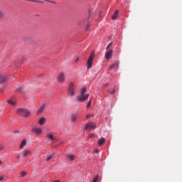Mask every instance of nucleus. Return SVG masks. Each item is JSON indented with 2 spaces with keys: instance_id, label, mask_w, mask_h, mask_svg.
Returning <instances> with one entry per match:
<instances>
[{
  "instance_id": "nucleus-1",
  "label": "nucleus",
  "mask_w": 182,
  "mask_h": 182,
  "mask_svg": "<svg viewBox=\"0 0 182 182\" xmlns=\"http://www.w3.org/2000/svg\"><path fill=\"white\" fill-rule=\"evenodd\" d=\"M86 87H82L80 90V95L76 96V100L78 102H85V100H87L89 98V94H86Z\"/></svg>"
},
{
  "instance_id": "nucleus-2",
  "label": "nucleus",
  "mask_w": 182,
  "mask_h": 182,
  "mask_svg": "<svg viewBox=\"0 0 182 182\" xmlns=\"http://www.w3.org/2000/svg\"><path fill=\"white\" fill-rule=\"evenodd\" d=\"M16 113L18 116H22L23 117H29V114H31V112L25 108H18L16 111Z\"/></svg>"
},
{
  "instance_id": "nucleus-3",
  "label": "nucleus",
  "mask_w": 182,
  "mask_h": 182,
  "mask_svg": "<svg viewBox=\"0 0 182 182\" xmlns=\"http://www.w3.org/2000/svg\"><path fill=\"white\" fill-rule=\"evenodd\" d=\"M76 90V85L73 82L68 84V95L70 97L75 96V90Z\"/></svg>"
},
{
  "instance_id": "nucleus-4",
  "label": "nucleus",
  "mask_w": 182,
  "mask_h": 182,
  "mask_svg": "<svg viewBox=\"0 0 182 182\" xmlns=\"http://www.w3.org/2000/svg\"><path fill=\"white\" fill-rule=\"evenodd\" d=\"M57 80L58 83H65V80H66L65 74L63 73H60V74H58L57 77Z\"/></svg>"
},
{
  "instance_id": "nucleus-5",
  "label": "nucleus",
  "mask_w": 182,
  "mask_h": 182,
  "mask_svg": "<svg viewBox=\"0 0 182 182\" xmlns=\"http://www.w3.org/2000/svg\"><path fill=\"white\" fill-rule=\"evenodd\" d=\"M8 80V75L6 74H0V83H5Z\"/></svg>"
},
{
  "instance_id": "nucleus-6",
  "label": "nucleus",
  "mask_w": 182,
  "mask_h": 182,
  "mask_svg": "<svg viewBox=\"0 0 182 182\" xmlns=\"http://www.w3.org/2000/svg\"><path fill=\"white\" fill-rule=\"evenodd\" d=\"M112 55H113V50H109L105 53V59H107V60H109V59L112 58Z\"/></svg>"
},
{
  "instance_id": "nucleus-7",
  "label": "nucleus",
  "mask_w": 182,
  "mask_h": 182,
  "mask_svg": "<svg viewBox=\"0 0 182 182\" xmlns=\"http://www.w3.org/2000/svg\"><path fill=\"white\" fill-rule=\"evenodd\" d=\"M33 133H36V134H42V129L39 127H33L32 128Z\"/></svg>"
},
{
  "instance_id": "nucleus-8",
  "label": "nucleus",
  "mask_w": 182,
  "mask_h": 182,
  "mask_svg": "<svg viewBox=\"0 0 182 182\" xmlns=\"http://www.w3.org/2000/svg\"><path fill=\"white\" fill-rule=\"evenodd\" d=\"M92 68V53L89 56V59L87 61V69L89 70Z\"/></svg>"
},
{
  "instance_id": "nucleus-9",
  "label": "nucleus",
  "mask_w": 182,
  "mask_h": 182,
  "mask_svg": "<svg viewBox=\"0 0 182 182\" xmlns=\"http://www.w3.org/2000/svg\"><path fill=\"white\" fill-rule=\"evenodd\" d=\"M45 107H46V104H43V105L37 111L36 114L37 115L41 114L42 113V112H43V110H45Z\"/></svg>"
},
{
  "instance_id": "nucleus-10",
  "label": "nucleus",
  "mask_w": 182,
  "mask_h": 182,
  "mask_svg": "<svg viewBox=\"0 0 182 182\" xmlns=\"http://www.w3.org/2000/svg\"><path fill=\"white\" fill-rule=\"evenodd\" d=\"M85 130H86V132H90V130H92V123L91 122L87 123V124L85 125Z\"/></svg>"
},
{
  "instance_id": "nucleus-11",
  "label": "nucleus",
  "mask_w": 182,
  "mask_h": 182,
  "mask_svg": "<svg viewBox=\"0 0 182 182\" xmlns=\"http://www.w3.org/2000/svg\"><path fill=\"white\" fill-rule=\"evenodd\" d=\"M29 154H32L30 150L26 149L23 151V157H26V156H29Z\"/></svg>"
},
{
  "instance_id": "nucleus-12",
  "label": "nucleus",
  "mask_w": 182,
  "mask_h": 182,
  "mask_svg": "<svg viewBox=\"0 0 182 182\" xmlns=\"http://www.w3.org/2000/svg\"><path fill=\"white\" fill-rule=\"evenodd\" d=\"M117 16H119V10H116L114 14L112 16V19L114 21V19H117Z\"/></svg>"
},
{
  "instance_id": "nucleus-13",
  "label": "nucleus",
  "mask_w": 182,
  "mask_h": 182,
  "mask_svg": "<svg viewBox=\"0 0 182 182\" xmlns=\"http://www.w3.org/2000/svg\"><path fill=\"white\" fill-rule=\"evenodd\" d=\"M105 141H106V139L105 138H101L98 139L97 141L98 146H102L103 144L105 143Z\"/></svg>"
},
{
  "instance_id": "nucleus-14",
  "label": "nucleus",
  "mask_w": 182,
  "mask_h": 182,
  "mask_svg": "<svg viewBox=\"0 0 182 182\" xmlns=\"http://www.w3.org/2000/svg\"><path fill=\"white\" fill-rule=\"evenodd\" d=\"M119 67V61H116L114 64L109 66V69H114Z\"/></svg>"
},
{
  "instance_id": "nucleus-15",
  "label": "nucleus",
  "mask_w": 182,
  "mask_h": 182,
  "mask_svg": "<svg viewBox=\"0 0 182 182\" xmlns=\"http://www.w3.org/2000/svg\"><path fill=\"white\" fill-rule=\"evenodd\" d=\"M76 120H77V114H71V122L75 123Z\"/></svg>"
},
{
  "instance_id": "nucleus-16",
  "label": "nucleus",
  "mask_w": 182,
  "mask_h": 182,
  "mask_svg": "<svg viewBox=\"0 0 182 182\" xmlns=\"http://www.w3.org/2000/svg\"><path fill=\"white\" fill-rule=\"evenodd\" d=\"M45 122H46L45 117H41L39 119L38 123H39L40 126H43V124H45Z\"/></svg>"
},
{
  "instance_id": "nucleus-17",
  "label": "nucleus",
  "mask_w": 182,
  "mask_h": 182,
  "mask_svg": "<svg viewBox=\"0 0 182 182\" xmlns=\"http://www.w3.org/2000/svg\"><path fill=\"white\" fill-rule=\"evenodd\" d=\"M26 146V139H23L21 144H20V146L19 148L20 149H23V147Z\"/></svg>"
},
{
  "instance_id": "nucleus-18",
  "label": "nucleus",
  "mask_w": 182,
  "mask_h": 182,
  "mask_svg": "<svg viewBox=\"0 0 182 182\" xmlns=\"http://www.w3.org/2000/svg\"><path fill=\"white\" fill-rule=\"evenodd\" d=\"M47 137L50 140H55V137H53V134H52V133H47Z\"/></svg>"
},
{
  "instance_id": "nucleus-19",
  "label": "nucleus",
  "mask_w": 182,
  "mask_h": 182,
  "mask_svg": "<svg viewBox=\"0 0 182 182\" xmlns=\"http://www.w3.org/2000/svg\"><path fill=\"white\" fill-rule=\"evenodd\" d=\"M4 18H5V13H4V11L0 9V20L4 19Z\"/></svg>"
},
{
  "instance_id": "nucleus-20",
  "label": "nucleus",
  "mask_w": 182,
  "mask_h": 182,
  "mask_svg": "<svg viewBox=\"0 0 182 182\" xmlns=\"http://www.w3.org/2000/svg\"><path fill=\"white\" fill-rule=\"evenodd\" d=\"M7 102L9 103V105H12V106H16V102H13L11 100H8Z\"/></svg>"
},
{
  "instance_id": "nucleus-21",
  "label": "nucleus",
  "mask_w": 182,
  "mask_h": 182,
  "mask_svg": "<svg viewBox=\"0 0 182 182\" xmlns=\"http://www.w3.org/2000/svg\"><path fill=\"white\" fill-rule=\"evenodd\" d=\"M67 157L71 160L72 161H73V160H75V155H70V154H68L67 155Z\"/></svg>"
},
{
  "instance_id": "nucleus-22",
  "label": "nucleus",
  "mask_w": 182,
  "mask_h": 182,
  "mask_svg": "<svg viewBox=\"0 0 182 182\" xmlns=\"http://www.w3.org/2000/svg\"><path fill=\"white\" fill-rule=\"evenodd\" d=\"M115 92L116 90H114V88L108 90V93H110V95H114Z\"/></svg>"
},
{
  "instance_id": "nucleus-23",
  "label": "nucleus",
  "mask_w": 182,
  "mask_h": 182,
  "mask_svg": "<svg viewBox=\"0 0 182 182\" xmlns=\"http://www.w3.org/2000/svg\"><path fill=\"white\" fill-rule=\"evenodd\" d=\"M98 16H99L100 19H102L103 18V12L102 11H99Z\"/></svg>"
},
{
  "instance_id": "nucleus-24",
  "label": "nucleus",
  "mask_w": 182,
  "mask_h": 182,
  "mask_svg": "<svg viewBox=\"0 0 182 182\" xmlns=\"http://www.w3.org/2000/svg\"><path fill=\"white\" fill-rule=\"evenodd\" d=\"M90 106H92V100H90L88 104L87 105V109H90Z\"/></svg>"
},
{
  "instance_id": "nucleus-25",
  "label": "nucleus",
  "mask_w": 182,
  "mask_h": 182,
  "mask_svg": "<svg viewBox=\"0 0 182 182\" xmlns=\"http://www.w3.org/2000/svg\"><path fill=\"white\" fill-rule=\"evenodd\" d=\"M53 155H50L46 158V161H50L52 160Z\"/></svg>"
},
{
  "instance_id": "nucleus-26",
  "label": "nucleus",
  "mask_w": 182,
  "mask_h": 182,
  "mask_svg": "<svg viewBox=\"0 0 182 182\" xmlns=\"http://www.w3.org/2000/svg\"><path fill=\"white\" fill-rule=\"evenodd\" d=\"M98 180H99V176L97 175V176L94 178L92 182H97Z\"/></svg>"
},
{
  "instance_id": "nucleus-27",
  "label": "nucleus",
  "mask_w": 182,
  "mask_h": 182,
  "mask_svg": "<svg viewBox=\"0 0 182 182\" xmlns=\"http://www.w3.org/2000/svg\"><path fill=\"white\" fill-rule=\"evenodd\" d=\"M26 174H28V173H26V171H22L21 173V177H25V176H26Z\"/></svg>"
},
{
  "instance_id": "nucleus-28",
  "label": "nucleus",
  "mask_w": 182,
  "mask_h": 182,
  "mask_svg": "<svg viewBox=\"0 0 182 182\" xmlns=\"http://www.w3.org/2000/svg\"><path fill=\"white\" fill-rule=\"evenodd\" d=\"M91 117H92V114H88L86 115L85 119H86V120H87V119H90Z\"/></svg>"
},
{
  "instance_id": "nucleus-29",
  "label": "nucleus",
  "mask_w": 182,
  "mask_h": 182,
  "mask_svg": "<svg viewBox=\"0 0 182 182\" xmlns=\"http://www.w3.org/2000/svg\"><path fill=\"white\" fill-rule=\"evenodd\" d=\"M90 16H92V11L90 9H88V18H90Z\"/></svg>"
},
{
  "instance_id": "nucleus-30",
  "label": "nucleus",
  "mask_w": 182,
  "mask_h": 182,
  "mask_svg": "<svg viewBox=\"0 0 182 182\" xmlns=\"http://www.w3.org/2000/svg\"><path fill=\"white\" fill-rule=\"evenodd\" d=\"M2 150H4V145L0 143V151H2Z\"/></svg>"
},
{
  "instance_id": "nucleus-31",
  "label": "nucleus",
  "mask_w": 182,
  "mask_h": 182,
  "mask_svg": "<svg viewBox=\"0 0 182 182\" xmlns=\"http://www.w3.org/2000/svg\"><path fill=\"white\" fill-rule=\"evenodd\" d=\"M113 44V43H109V44H108V46H107V50H109V48H110V46H112V45Z\"/></svg>"
},
{
  "instance_id": "nucleus-32",
  "label": "nucleus",
  "mask_w": 182,
  "mask_h": 182,
  "mask_svg": "<svg viewBox=\"0 0 182 182\" xmlns=\"http://www.w3.org/2000/svg\"><path fill=\"white\" fill-rule=\"evenodd\" d=\"M90 28V24H87L86 28H85V31H89Z\"/></svg>"
},
{
  "instance_id": "nucleus-33",
  "label": "nucleus",
  "mask_w": 182,
  "mask_h": 182,
  "mask_svg": "<svg viewBox=\"0 0 182 182\" xmlns=\"http://www.w3.org/2000/svg\"><path fill=\"white\" fill-rule=\"evenodd\" d=\"M16 90V92H22V87H20L17 88Z\"/></svg>"
},
{
  "instance_id": "nucleus-34",
  "label": "nucleus",
  "mask_w": 182,
  "mask_h": 182,
  "mask_svg": "<svg viewBox=\"0 0 182 182\" xmlns=\"http://www.w3.org/2000/svg\"><path fill=\"white\" fill-rule=\"evenodd\" d=\"M92 129H96V124H92Z\"/></svg>"
},
{
  "instance_id": "nucleus-35",
  "label": "nucleus",
  "mask_w": 182,
  "mask_h": 182,
  "mask_svg": "<svg viewBox=\"0 0 182 182\" xmlns=\"http://www.w3.org/2000/svg\"><path fill=\"white\" fill-rule=\"evenodd\" d=\"M94 153H99V149H95Z\"/></svg>"
},
{
  "instance_id": "nucleus-36",
  "label": "nucleus",
  "mask_w": 182,
  "mask_h": 182,
  "mask_svg": "<svg viewBox=\"0 0 182 182\" xmlns=\"http://www.w3.org/2000/svg\"><path fill=\"white\" fill-rule=\"evenodd\" d=\"M4 180V176H0V181H2Z\"/></svg>"
},
{
  "instance_id": "nucleus-37",
  "label": "nucleus",
  "mask_w": 182,
  "mask_h": 182,
  "mask_svg": "<svg viewBox=\"0 0 182 182\" xmlns=\"http://www.w3.org/2000/svg\"><path fill=\"white\" fill-rule=\"evenodd\" d=\"M93 58H95V55H93V52L92 53V59H93Z\"/></svg>"
},
{
  "instance_id": "nucleus-38",
  "label": "nucleus",
  "mask_w": 182,
  "mask_h": 182,
  "mask_svg": "<svg viewBox=\"0 0 182 182\" xmlns=\"http://www.w3.org/2000/svg\"><path fill=\"white\" fill-rule=\"evenodd\" d=\"M79 60V58H76L75 62H77Z\"/></svg>"
},
{
  "instance_id": "nucleus-39",
  "label": "nucleus",
  "mask_w": 182,
  "mask_h": 182,
  "mask_svg": "<svg viewBox=\"0 0 182 182\" xmlns=\"http://www.w3.org/2000/svg\"><path fill=\"white\" fill-rule=\"evenodd\" d=\"M19 157H21V156L17 155V159H19Z\"/></svg>"
},
{
  "instance_id": "nucleus-40",
  "label": "nucleus",
  "mask_w": 182,
  "mask_h": 182,
  "mask_svg": "<svg viewBox=\"0 0 182 182\" xmlns=\"http://www.w3.org/2000/svg\"><path fill=\"white\" fill-rule=\"evenodd\" d=\"M0 164H2V161H0Z\"/></svg>"
},
{
  "instance_id": "nucleus-41",
  "label": "nucleus",
  "mask_w": 182,
  "mask_h": 182,
  "mask_svg": "<svg viewBox=\"0 0 182 182\" xmlns=\"http://www.w3.org/2000/svg\"><path fill=\"white\" fill-rule=\"evenodd\" d=\"M90 137H92V134H90Z\"/></svg>"
},
{
  "instance_id": "nucleus-42",
  "label": "nucleus",
  "mask_w": 182,
  "mask_h": 182,
  "mask_svg": "<svg viewBox=\"0 0 182 182\" xmlns=\"http://www.w3.org/2000/svg\"><path fill=\"white\" fill-rule=\"evenodd\" d=\"M51 143H54V141H53Z\"/></svg>"
}]
</instances>
